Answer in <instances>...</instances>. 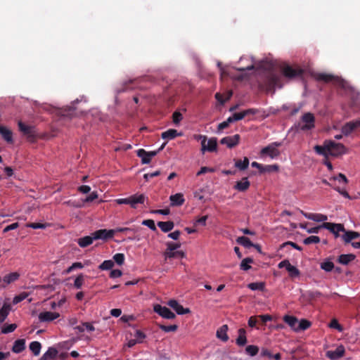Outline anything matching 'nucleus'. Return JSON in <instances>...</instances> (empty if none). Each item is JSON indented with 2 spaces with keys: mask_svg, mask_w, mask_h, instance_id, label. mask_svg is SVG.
<instances>
[{
  "mask_svg": "<svg viewBox=\"0 0 360 360\" xmlns=\"http://www.w3.org/2000/svg\"><path fill=\"white\" fill-rule=\"evenodd\" d=\"M314 150L317 154L323 155L326 158H328L329 155L338 157L347 153V149L342 143H335L330 140L325 141L323 146H315Z\"/></svg>",
  "mask_w": 360,
  "mask_h": 360,
  "instance_id": "f257e3e1",
  "label": "nucleus"
},
{
  "mask_svg": "<svg viewBox=\"0 0 360 360\" xmlns=\"http://www.w3.org/2000/svg\"><path fill=\"white\" fill-rule=\"evenodd\" d=\"M194 139L197 141H201V150L202 152L207 150L209 152H214L217 148V138H211L207 142V136L201 134L194 135Z\"/></svg>",
  "mask_w": 360,
  "mask_h": 360,
  "instance_id": "f03ea898",
  "label": "nucleus"
},
{
  "mask_svg": "<svg viewBox=\"0 0 360 360\" xmlns=\"http://www.w3.org/2000/svg\"><path fill=\"white\" fill-rule=\"evenodd\" d=\"M281 72L283 75L288 79H294L303 74V70L301 68H294L292 66L288 64H284L281 67Z\"/></svg>",
  "mask_w": 360,
  "mask_h": 360,
  "instance_id": "7ed1b4c3",
  "label": "nucleus"
},
{
  "mask_svg": "<svg viewBox=\"0 0 360 360\" xmlns=\"http://www.w3.org/2000/svg\"><path fill=\"white\" fill-rule=\"evenodd\" d=\"M281 146V143L280 142H274L267 146L263 148L260 152L262 155H267L270 156L271 158H275L279 155L280 152L277 149V147Z\"/></svg>",
  "mask_w": 360,
  "mask_h": 360,
  "instance_id": "20e7f679",
  "label": "nucleus"
},
{
  "mask_svg": "<svg viewBox=\"0 0 360 360\" xmlns=\"http://www.w3.org/2000/svg\"><path fill=\"white\" fill-rule=\"evenodd\" d=\"M321 226L329 230L332 233H333L335 238L341 236L340 232L345 233V226L342 224L323 222Z\"/></svg>",
  "mask_w": 360,
  "mask_h": 360,
  "instance_id": "39448f33",
  "label": "nucleus"
},
{
  "mask_svg": "<svg viewBox=\"0 0 360 360\" xmlns=\"http://www.w3.org/2000/svg\"><path fill=\"white\" fill-rule=\"evenodd\" d=\"M153 311L165 319H173L176 317L175 314L169 308L159 304L153 306Z\"/></svg>",
  "mask_w": 360,
  "mask_h": 360,
  "instance_id": "423d86ee",
  "label": "nucleus"
},
{
  "mask_svg": "<svg viewBox=\"0 0 360 360\" xmlns=\"http://www.w3.org/2000/svg\"><path fill=\"white\" fill-rule=\"evenodd\" d=\"M301 120L304 123L303 125L300 126V129L302 130H309L314 127L315 117L312 113H304L302 115Z\"/></svg>",
  "mask_w": 360,
  "mask_h": 360,
  "instance_id": "0eeeda50",
  "label": "nucleus"
},
{
  "mask_svg": "<svg viewBox=\"0 0 360 360\" xmlns=\"http://www.w3.org/2000/svg\"><path fill=\"white\" fill-rule=\"evenodd\" d=\"M18 127L20 131L23 134L26 135L30 141H34L36 139L37 134L35 128L34 127L26 125L23 122L20 121L18 122Z\"/></svg>",
  "mask_w": 360,
  "mask_h": 360,
  "instance_id": "6e6552de",
  "label": "nucleus"
},
{
  "mask_svg": "<svg viewBox=\"0 0 360 360\" xmlns=\"http://www.w3.org/2000/svg\"><path fill=\"white\" fill-rule=\"evenodd\" d=\"M20 278L18 272H12L5 275L3 278L0 276V288H4L8 285L16 281Z\"/></svg>",
  "mask_w": 360,
  "mask_h": 360,
  "instance_id": "1a4fd4ad",
  "label": "nucleus"
},
{
  "mask_svg": "<svg viewBox=\"0 0 360 360\" xmlns=\"http://www.w3.org/2000/svg\"><path fill=\"white\" fill-rule=\"evenodd\" d=\"M115 231L110 229H100L98 231H96L92 233V236H94V240H98V239H103V240H107L109 238H112L115 235Z\"/></svg>",
  "mask_w": 360,
  "mask_h": 360,
  "instance_id": "9d476101",
  "label": "nucleus"
},
{
  "mask_svg": "<svg viewBox=\"0 0 360 360\" xmlns=\"http://www.w3.org/2000/svg\"><path fill=\"white\" fill-rule=\"evenodd\" d=\"M345 347L342 345H340L334 351H327L326 353V356L330 360H337L342 358L345 355Z\"/></svg>",
  "mask_w": 360,
  "mask_h": 360,
  "instance_id": "9b49d317",
  "label": "nucleus"
},
{
  "mask_svg": "<svg viewBox=\"0 0 360 360\" xmlns=\"http://www.w3.org/2000/svg\"><path fill=\"white\" fill-rule=\"evenodd\" d=\"M240 136L239 134H235L231 136H226L221 139V144L226 145L228 148H232L236 146L240 141Z\"/></svg>",
  "mask_w": 360,
  "mask_h": 360,
  "instance_id": "f8f14e48",
  "label": "nucleus"
},
{
  "mask_svg": "<svg viewBox=\"0 0 360 360\" xmlns=\"http://www.w3.org/2000/svg\"><path fill=\"white\" fill-rule=\"evenodd\" d=\"M167 304L172 307L178 314L182 315L190 312L189 309L184 308L176 300H170L168 301Z\"/></svg>",
  "mask_w": 360,
  "mask_h": 360,
  "instance_id": "ddd939ff",
  "label": "nucleus"
},
{
  "mask_svg": "<svg viewBox=\"0 0 360 360\" xmlns=\"http://www.w3.org/2000/svg\"><path fill=\"white\" fill-rule=\"evenodd\" d=\"M60 316V314L58 312L52 311H44L39 314V320L41 322H50Z\"/></svg>",
  "mask_w": 360,
  "mask_h": 360,
  "instance_id": "4468645a",
  "label": "nucleus"
},
{
  "mask_svg": "<svg viewBox=\"0 0 360 360\" xmlns=\"http://www.w3.org/2000/svg\"><path fill=\"white\" fill-rule=\"evenodd\" d=\"M148 198L144 194H134L129 196V205L132 208H136L137 204H143Z\"/></svg>",
  "mask_w": 360,
  "mask_h": 360,
  "instance_id": "2eb2a0df",
  "label": "nucleus"
},
{
  "mask_svg": "<svg viewBox=\"0 0 360 360\" xmlns=\"http://www.w3.org/2000/svg\"><path fill=\"white\" fill-rule=\"evenodd\" d=\"M359 237H360V233L354 231H346L345 230V233L342 235H341V238L345 244H347L349 243H351L352 240L359 238Z\"/></svg>",
  "mask_w": 360,
  "mask_h": 360,
  "instance_id": "dca6fc26",
  "label": "nucleus"
},
{
  "mask_svg": "<svg viewBox=\"0 0 360 360\" xmlns=\"http://www.w3.org/2000/svg\"><path fill=\"white\" fill-rule=\"evenodd\" d=\"M0 134L8 143H13V132L11 129L4 126L0 125Z\"/></svg>",
  "mask_w": 360,
  "mask_h": 360,
  "instance_id": "f3484780",
  "label": "nucleus"
},
{
  "mask_svg": "<svg viewBox=\"0 0 360 360\" xmlns=\"http://www.w3.org/2000/svg\"><path fill=\"white\" fill-rule=\"evenodd\" d=\"M250 186V183L248 181L247 177H243L240 181H238L233 186V188L240 191L244 192L246 191Z\"/></svg>",
  "mask_w": 360,
  "mask_h": 360,
  "instance_id": "a211bd4d",
  "label": "nucleus"
},
{
  "mask_svg": "<svg viewBox=\"0 0 360 360\" xmlns=\"http://www.w3.org/2000/svg\"><path fill=\"white\" fill-rule=\"evenodd\" d=\"M267 82L271 87H282V84L281 83V77L276 74H270L267 77Z\"/></svg>",
  "mask_w": 360,
  "mask_h": 360,
  "instance_id": "6ab92c4d",
  "label": "nucleus"
},
{
  "mask_svg": "<svg viewBox=\"0 0 360 360\" xmlns=\"http://www.w3.org/2000/svg\"><path fill=\"white\" fill-rule=\"evenodd\" d=\"M172 206H181L184 203L185 199L182 193H176L169 197Z\"/></svg>",
  "mask_w": 360,
  "mask_h": 360,
  "instance_id": "aec40b11",
  "label": "nucleus"
},
{
  "mask_svg": "<svg viewBox=\"0 0 360 360\" xmlns=\"http://www.w3.org/2000/svg\"><path fill=\"white\" fill-rule=\"evenodd\" d=\"M25 349V340L18 339L13 343L12 347V352L16 354H19L24 351Z\"/></svg>",
  "mask_w": 360,
  "mask_h": 360,
  "instance_id": "412c9836",
  "label": "nucleus"
},
{
  "mask_svg": "<svg viewBox=\"0 0 360 360\" xmlns=\"http://www.w3.org/2000/svg\"><path fill=\"white\" fill-rule=\"evenodd\" d=\"M238 337L236 340L238 346L242 347L247 343L246 330L244 328H240L238 330Z\"/></svg>",
  "mask_w": 360,
  "mask_h": 360,
  "instance_id": "4be33fe9",
  "label": "nucleus"
},
{
  "mask_svg": "<svg viewBox=\"0 0 360 360\" xmlns=\"http://www.w3.org/2000/svg\"><path fill=\"white\" fill-rule=\"evenodd\" d=\"M228 326L227 325H223L221 326L218 330H217V337L222 340L223 342H226L229 340V336L227 335L228 331Z\"/></svg>",
  "mask_w": 360,
  "mask_h": 360,
  "instance_id": "5701e85b",
  "label": "nucleus"
},
{
  "mask_svg": "<svg viewBox=\"0 0 360 360\" xmlns=\"http://www.w3.org/2000/svg\"><path fill=\"white\" fill-rule=\"evenodd\" d=\"M283 321L288 324L292 330H296L298 319L294 316L285 315L283 318Z\"/></svg>",
  "mask_w": 360,
  "mask_h": 360,
  "instance_id": "b1692460",
  "label": "nucleus"
},
{
  "mask_svg": "<svg viewBox=\"0 0 360 360\" xmlns=\"http://www.w3.org/2000/svg\"><path fill=\"white\" fill-rule=\"evenodd\" d=\"M58 354V350L54 347H49L39 360L54 359Z\"/></svg>",
  "mask_w": 360,
  "mask_h": 360,
  "instance_id": "393cba45",
  "label": "nucleus"
},
{
  "mask_svg": "<svg viewBox=\"0 0 360 360\" xmlns=\"http://www.w3.org/2000/svg\"><path fill=\"white\" fill-rule=\"evenodd\" d=\"M356 256L354 254H342L338 258V262L343 265H347L349 262L354 260Z\"/></svg>",
  "mask_w": 360,
  "mask_h": 360,
  "instance_id": "a878e982",
  "label": "nucleus"
},
{
  "mask_svg": "<svg viewBox=\"0 0 360 360\" xmlns=\"http://www.w3.org/2000/svg\"><path fill=\"white\" fill-rule=\"evenodd\" d=\"M180 133H178L176 129H169L162 133L161 137L163 139L171 140L176 138L178 136H181Z\"/></svg>",
  "mask_w": 360,
  "mask_h": 360,
  "instance_id": "bb28decb",
  "label": "nucleus"
},
{
  "mask_svg": "<svg viewBox=\"0 0 360 360\" xmlns=\"http://www.w3.org/2000/svg\"><path fill=\"white\" fill-rule=\"evenodd\" d=\"M158 226L161 229L162 231L167 233L173 229L174 224L172 221H159L158 222Z\"/></svg>",
  "mask_w": 360,
  "mask_h": 360,
  "instance_id": "cd10ccee",
  "label": "nucleus"
},
{
  "mask_svg": "<svg viewBox=\"0 0 360 360\" xmlns=\"http://www.w3.org/2000/svg\"><path fill=\"white\" fill-rule=\"evenodd\" d=\"M94 240V238L92 235H91V236H84V237L79 238L77 240V243L81 248H86V247L90 245L91 244H92Z\"/></svg>",
  "mask_w": 360,
  "mask_h": 360,
  "instance_id": "c85d7f7f",
  "label": "nucleus"
},
{
  "mask_svg": "<svg viewBox=\"0 0 360 360\" xmlns=\"http://www.w3.org/2000/svg\"><path fill=\"white\" fill-rule=\"evenodd\" d=\"M249 166V159L246 157L242 160H235V167L241 171L246 169Z\"/></svg>",
  "mask_w": 360,
  "mask_h": 360,
  "instance_id": "c756f323",
  "label": "nucleus"
},
{
  "mask_svg": "<svg viewBox=\"0 0 360 360\" xmlns=\"http://www.w3.org/2000/svg\"><path fill=\"white\" fill-rule=\"evenodd\" d=\"M164 255L165 257V259L167 258H176V257H184L186 255H185V253L183 252V251H179V250H174V251H165L164 252Z\"/></svg>",
  "mask_w": 360,
  "mask_h": 360,
  "instance_id": "7c9ffc66",
  "label": "nucleus"
},
{
  "mask_svg": "<svg viewBox=\"0 0 360 360\" xmlns=\"http://www.w3.org/2000/svg\"><path fill=\"white\" fill-rule=\"evenodd\" d=\"M311 323L307 319H301L300 321H298V323L297 324L295 332H300L302 330H305L308 329L311 326Z\"/></svg>",
  "mask_w": 360,
  "mask_h": 360,
  "instance_id": "2f4dec72",
  "label": "nucleus"
},
{
  "mask_svg": "<svg viewBox=\"0 0 360 360\" xmlns=\"http://www.w3.org/2000/svg\"><path fill=\"white\" fill-rule=\"evenodd\" d=\"M314 78L317 81H323L325 82H330L334 79V76L326 73H317L314 75Z\"/></svg>",
  "mask_w": 360,
  "mask_h": 360,
  "instance_id": "473e14b6",
  "label": "nucleus"
},
{
  "mask_svg": "<svg viewBox=\"0 0 360 360\" xmlns=\"http://www.w3.org/2000/svg\"><path fill=\"white\" fill-rule=\"evenodd\" d=\"M29 347L34 356H38L41 349V345L38 341H33L30 342Z\"/></svg>",
  "mask_w": 360,
  "mask_h": 360,
  "instance_id": "72a5a7b5",
  "label": "nucleus"
},
{
  "mask_svg": "<svg viewBox=\"0 0 360 360\" xmlns=\"http://www.w3.org/2000/svg\"><path fill=\"white\" fill-rule=\"evenodd\" d=\"M138 157L141 158L142 164H148L150 163L151 158L148 156V152L144 149H139L137 150Z\"/></svg>",
  "mask_w": 360,
  "mask_h": 360,
  "instance_id": "f704fd0d",
  "label": "nucleus"
},
{
  "mask_svg": "<svg viewBox=\"0 0 360 360\" xmlns=\"http://www.w3.org/2000/svg\"><path fill=\"white\" fill-rule=\"evenodd\" d=\"M11 310L10 304H4L0 309V323H2L8 316Z\"/></svg>",
  "mask_w": 360,
  "mask_h": 360,
  "instance_id": "c9c22d12",
  "label": "nucleus"
},
{
  "mask_svg": "<svg viewBox=\"0 0 360 360\" xmlns=\"http://www.w3.org/2000/svg\"><path fill=\"white\" fill-rule=\"evenodd\" d=\"M236 241L238 244L244 246L245 248H251L253 247V245H255V244H253L251 242V240L248 237L245 236L238 237Z\"/></svg>",
  "mask_w": 360,
  "mask_h": 360,
  "instance_id": "e433bc0d",
  "label": "nucleus"
},
{
  "mask_svg": "<svg viewBox=\"0 0 360 360\" xmlns=\"http://www.w3.org/2000/svg\"><path fill=\"white\" fill-rule=\"evenodd\" d=\"M320 267L326 272H330L335 268V266L329 259H326L321 263Z\"/></svg>",
  "mask_w": 360,
  "mask_h": 360,
  "instance_id": "4c0bfd02",
  "label": "nucleus"
},
{
  "mask_svg": "<svg viewBox=\"0 0 360 360\" xmlns=\"http://www.w3.org/2000/svg\"><path fill=\"white\" fill-rule=\"evenodd\" d=\"M248 287L252 290L263 291L265 288V284L264 282L250 283L248 285Z\"/></svg>",
  "mask_w": 360,
  "mask_h": 360,
  "instance_id": "58836bf2",
  "label": "nucleus"
},
{
  "mask_svg": "<svg viewBox=\"0 0 360 360\" xmlns=\"http://www.w3.org/2000/svg\"><path fill=\"white\" fill-rule=\"evenodd\" d=\"M252 263H253V259L250 257H246L242 260L240 268L243 271H248L251 269L250 264Z\"/></svg>",
  "mask_w": 360,
  "mask_h": 360,
  "instance_id": "ea45409f",
  "label": "nucleus"
},
{
  "mask_svg": "<svg viewBox=\"0 0 360 360\" xmlns=\"http://www.w3.org/2000/svg\"><path fill=\"white\" fill-rule=\"evenodd\" d=\"M114 265L115 264L112 260H105L99 265L98 269L102 271L110 270L114 266Z\"/></svg>",
  "mask_w": 360,
  "mask_h": 360,
  "instance_id": "a19ab883",
  "label": "nucleus"
},
{
  "mask_svg": "<svg viewBox=\"0 0 360 360\" xmlns=\"http://www.w3.org/2000/svg\"><path fill=\"white\" fill-rule=\"evenodd\" d=\"M286 270L288 271L289 276L292 278L298 277L300 274V270L291 264L288 265V267Z\"/></svg>",
  "mask_w": 360,
  "mask_h": 360,
  "instance_id": "79ce46f5",
  "label": "nucleus"
},
{
  "mask_svg": "<svg viewBox=\"0 0 360 360\" xmlns=\"http://www.w3.org/2000/svg\"><path fill=\"white\" fill-rule=\"evenodd\" d=\"M245 352L250 356H254L257 354L259 352V347L256 345H248L245 348Z\"/></svg>",
  "mask_w": 360,
  "mask_h": 360,
  "instance_id": "37998d69",
  "label": "nucleus"
},
{
  "mask_svg": "<svg viewBox=\"0 0 360 360\" xmlns=\"http://www.w3.org/2000/svg\"><path fill=\"white\" fill-rule=\"evenodd\" d=\"M354 131L353 125L351 124L350 122H347L342 127V133L345 135L348 136Z\"/></svg>",
  "mask_w": 360,
  "mask_h": 360,
  "instance_id": "c03bdc74",
  "label": "nucleus"
},
{
  "mask_svg": "<svg viewBox=\"0 0 360 360\" xmlns=\"http://www.w3.org/2000/svg\"><path fill=\"white\" fill-rule=\"evenodd\" d=\"M320 242V238L316 236H311L304 239L303 243L305 245H310L312 243H319Z\"/></svg>",
  "mask_w": 360,
  "mask_h": 360,
  "instance_id": "a18cd8bd",
  "label": "nucleus"
},
{
  "mask_svg": "<svg viewBox=\"0 0 360 360\" xmlns=\"http://www.w3.org/2000/svg\"><path fill=\"white\" fill-rule=\"evenodd\" d=\"M29 295H30V293L27 292H20L19 295H16L13 298V302L14 304H18V303L22 302V300H25L29 296Z\"/></svg>",
  "mask_w": 360,
  "mask_h": 360,
  "instance_id": "49530a36",
  "label": "nucleus"
},
{
  "mask_svg": "<svg viewBox=\"0 0 360 360\" xmlns=\"http://www.w3.org/2000/svg\"><path fill=\"white\" fill-rule=\"evenodd\" d=\"M183 120L182 114L179 111H175L172 114V122L175 125H179L180 122Z\"/></svg>",
  "mask_w": 360,
  "mask_h": 360,
  "instance_id": "de8ad7c7",
  "label": "nucleus"
},
{
  "mask_svg": "<svg viewBox=\"0 0 360 360\" xmlns=\"http://www.w3.org/2000/svg\"><path fill=\"white\" fill-rule=\"evenodd\" d=\"M16 328L17 325L15 323L8 324L3 327L1 333L4 334L12 333L16 329Z\"/></svg>",
  "mask_w": 360,
  "mask_h": 360,
  "instance_id": "09e8293b",
  "label": "nucleus"
},
{
  "mask_svg": "<svg viewBox=\"0 0 360 360\" xmlns=\"http://www.w3.org/2000/svg\"><path fill=\"white\" fill-rule=\"evenodd\" d=\"M160 328L166 333L169 332H174L177 330L178 326L176 325H170V326H165V325H160Z\"/></svg>",
  "mask_w": 360,
  "mask_h": 360,
  "instance_id": "8fccbe9b",
  "label": "nucleus"
},
{
  "mask_svg": "<svg viewBox=\"0 0 360 360\" xmlns=\"http://www.w3.org/2000/svg\"><path fill=\"white\" fill-rule=\"evenodd\" d=\"M167 245V250L165 251H174L176 250L181 247L180 243H172V242H167L166 243Z\"/></svg>",
  "mask_w": 360,
  "mask_h": 360,
  "instance_id": "3c124183",
  "label": "nucleus"
},
{
  "mask_svg": "<svg viewBox=\"0 0 360 360\" xmlns=\"http://www.w3.org/2000/svg\"><path fill=\"white\" fill-rule=\"evenodd\" d=\"M113 260L118 265H122L124 262V255L122 253H117L113 256Z\"/></svg>",
  "mask_w": 360,
  "mask_h": 360,
  "instance_id": "603ef678",
  "label": "nucleus"
},
{
  "mask_svg": "<svg viewBox=\"0 0 360 360\" xmlns=\"http://www.w3.org/2000/svg\"><path fill=\"white\" fill-rule=\"evenodd\" d=\"M84 283L83 274H79L75 280L74 287L77 289H80Z\"/></svg>",
  "mask_w": 360,
  "mask_h": 360,
  "instance_id": "864d4df0",
  "label": "nucleus"
},
{
  "mask_svg": "<svg viewBox=\"0 0 360 360\" xmlns=\"http://www.w3.org/2000/svg\"><path fill=\"white\" fill-rule=\"evenodd\" d=\"M278 165H265L263 167L262 172H277L278 170Z\"/></svg>",
  "mask_w": 360,
  "mask_h": 360,
  "instance_id": "5fc2aeb1",
  "label": "nucleus"
},
{
  "mask_svg": "<svg viewBox=\"0 0 360 360\" xmlns=\"http://www.w3.org/2000/svg\"><path fill=\"white\" fill-rule=\"evenodd\" d=\"M330 181H342L345 184H347L348 180L346 177V176L342 173H340L338 176H333L330 178Z\"/></svg>",
  "mask_w": 360,
  "mask_h": 360,
  "instance_id": "6e6d98bb",
  "label": "nucleus"
},
{
  "mask_svg": "<svg viewBox=\"0 0 360 360\" xmlns=\"http://www.w3.org/2000/svg\"><path fill=\"white\" fill-rule=\"evenodd\" d=\"M142 224L144 226H148L149 229H150L152 231H156V226L155 224V222L153 219H146L142 221Z\"/></svg>",
  "mask_w": 360,
  "mask_h": 360,
  "instance_id": "4d7b16f0",
  "label": "nucleus"
},
{
  "mask_svg": "<svg viewBox=\"0 0 360 360\" xmlns=\"http://www.w3.org/2000/svg\"><path fill=\"white\" fill-rule=\"evenodd\" d=\"M329 327L331 328L337 329L340 332L342 330V326L338 323V320L335 319H333L330 321V323H329Z\"/></svg>",
  "mask_w": 360,
  "mask_h": 360,
  "instance_id": "13d9d810",
  "label": "nucleus"
},
{
  "mask_svg": "<svg viewBox=\"0 0 360 360\" xmlns=\"http://www.w3.org/2000/svg\"><path fill=\"white\" fill-rule=\"evenodd\" d=\"M288 245H290V246L292 247L293 248H295V249H296V250H302V247L299 246L297 243H293V242H292V241H287V242H285V243H283L281 245V248H281V249H282V248H285V247H286V246H288Z\"/></svg>",
  "mask_w": 360,
  "mask_h": 360,
  "instance_id": "bf43d9fd",
  "label": "nucleus"
},
{
  "mask_svg": "<svg viewBox=\"0 0 360 360\" xmlns=\"http://www.w3.org/2000/svg\"><path fill=\"white\" fill-rule=\"evenodd\" d=\"M135 337L136 338V340L139 343H141L143 339L146 338V335L144 333H143L140 330H137L135 333Z\"/></svg>",
  "mask_w": 360,
  "mask_h": 360,
  "instance_id": "052dcab7",
  "label": "nucleus"
},
{
  "mask_svg": "<svg viewBox=\"0 0 360 360\" xmlns=\"http://www.w3.org/2000/svg\"><path fill=\"white\" fill-rule=\"evenodd\" d=\"M26 226L34 229H45L46 227V224L42 223H29Z\"/></svg>",
  "mask_w": 360,
  "mask_h": 360,
  "instance_id": "680f3d73",
  "label": "nucleus"
},
{
  "mask_svg": "<svg viewBox=\"0 0 360 360\" xmlns=\"http://www.w3.org/2000/svg\"><path fill=\"white\" fill-rule=\"evenodd\" d=\"M214 172V169L207 167H202L197 172L196 175L200 176L201 174H204L207 172Z\"/></svg>",
  "mask_w": 360,
  "mask_h": 360,
  "instance_id": "e2e57ef3",
  "label": "nucleus"
},
{
  "mask_svg": "<svg viewBox=\"0 0 360 360\" xmlns=\"http://www.w3.org/2000/svg\"><path fill=\"white\" fill-rule=\"evenodd\" d=\"M328 219L326 215L322 214H315L313 221L320 222V221H325Z\"/></svg>",
  "mask_w": 360,
  "mask_h": 360,
  "instance_id": "0e129e2a",
  "label": "nucleus"
},
{
  "mask_svg": "<svg viewBox=\"0 0 360 360\" xmlns=\"http://www.w3.org/2000/svg\"><path fill=\"white\" fill-rule=\"evenodd\" d=\"M160 174V171H155L151 173H147L143 175V178L146 181H148L150 179L159 176Z\"/></svg>",
  "mask_w": 360,
  "mask_h": 360,
  "instance_id": "69168bd1",
  "label": "nucleus"
},
{
  "mask_svg": "<svg viewBox=\"0 0 360 360\" xmlns=\"http://www.w3.org/2000/svg\"><path fill=\"white\" fill-rule=\"evenodd\" d=\"M122 275V271L119 269H113L110 273V277L112 278H119Z\"/></svg>",
  "mask_w": 360,
  "mask_h": 360,
  "instance_id": "338daca9",
  "label": "nucleus"
},
{
  "mask_svg": "<svg viewBox=\"0 0 360 360\" xmlns=\"http://www.w3.org/2000/svg\"><path fill=\"white\" fill-rule=\"evenodd\" d=\"M246 116L245 111L240 112H236L233 115V118L236 121L241 120Z\"/></svg>",
  "mask_w": 360,
  "mask_h": 360,
  "instance_id": "774afa93",
  "label": "nucleus"
}]
</instances>
